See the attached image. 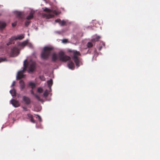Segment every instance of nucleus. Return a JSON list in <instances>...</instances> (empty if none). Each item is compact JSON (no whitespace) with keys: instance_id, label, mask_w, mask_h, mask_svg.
<instances>
[{"instance_id":"1","label":"nucleus","mask_w":160,"mask_h":160,"mask_svg":"<svg viewBox=\"0 0 160 160\" xmlns=\"http://www.w3.org/2000/svg\"><path fill=\"white\" fill-rule=\"evenodd\" d=\"M26 61V60L24 61L23 69L22 70L19 71L18 73L17 78L18 79H20L23 78L24 75L23 74V73L26 70L28 65V66L29 72H32L35 69L36 63L35 62L30 61L29 63H28L27 65L25 63V62Z\"/></svg>"},{"instance_id":"2","label":"nucleus","mask_w":160,"mask_h":160,"mask_svg":"<svg viewBox=\"0 0 160 160\" xmlns=\"http://www.w3.org/2000/svg\"><path fill=\"white\" fill-rule=\"evenodd\" d=\"M68 52H72L73 53V56L72 57V59L75 62L76 66L77 67H79L80 66V61L79 58L78 57V56H80L81 55L79 52L75 50H72L70 49H68Z\"/></svg>"},{"instance_id":"3","label":"nucleus","mask_w":160,"mask_h":160,"mask_svg":"<svg viewBox=\"0 0 160 160\" xmlns=\"http://www.w3.org/2000/svg\"><path fill=\"white\" fill-rule=\"evenodd\" d=\"M52 48L49 47H45L41 54V57L43 59H47L48 58L51 52Z\"/></svg>"},{"instance_id":"4","label":"nucleus","mask_w":160,"mask_h":160,"mask_svg":"<svg viewBox=\"0 0 160 160\" xmlns=\"http://www.w3.org/2000/svg\"><path fill=\"white\" fill-rule=\"evenodd\" d=\"M58 58L59 60L63 62H66L70 59V57L66 55L62 51L58 53Z\"/></svg>"},{"instance_id":"5","label":"nucleus","mask_w":160,"mask_h":160,"mask_svg":"<svg viewBox=\"0 0 160 160\" xmlns=\"http://www.w3.org/2000/svg\"><path fill=\"white\" fill-rule=\"evenodd\" d=\"M20 49L17 47H13L11 49L10 55L11 57L17 56L19 53Z\"/></svg>"},{"instance_id":"6","label":"nucleus","mask_w":160,"mask_h":160,"mask_svg":"<svg viewBox=\"0 0 160 160\" xmlns=\"http://www.w3.org/2000/svg\"><path fill=\"white\" fill-rule=\"evenodd\" d=\"M22 100L25 104L27 105H29L31 103L30 99L28 97L23 96L22 97Z\"/></svg>"},{"instance_id":"7","label":"nucleus","mask_w":160,"mask_h":160,"mask_svg":"<svg viewBox=\"0 0 160 160\" xmlns=\"http://www.w3.org/2000/svg\"><path fill=\"white\" fill-rule=\"evenodd\" d=\"M10 102L15 107H18L20 106L19 102L14 99L11 100Z\"/></svg>"},{"instance_id":"8","label":"nucleus","mask_w":160,"mask_h":160,"mask_svg":"<svg viewBox=\"0 0 160 160\" xmlns=\"http://www.w3.org/2000/svg\"><path fill=\"white\" fill-rule=\"evenodd\" d=\"M43 11L44 12H48V13H50L51 12H53V13L56 15H57L59 13V12H57L56 10H54L53 11L52 10H51L50 9H49L47 8H45V9H44Z\"/></svg>"},{"instance_id":"9","label":"nucleus","mask_w":160,"mask_h":160,"mask_svg":"<svg viewBox=\"0 0 160 160\" xmlns=\"http://www.w3.org/2000/svg\"><path fill=\"white\" fill-rule=\"evenodd\" d=\"M35 13V11L31 10L29 13V15L26 18L28 20H29L32 19L33 17V15Z\"/></svg>"},{"instance_id":"10","label":"nucleus","mask_w":160,"mask_h":160,"mask_svg":"<svg viewBox=\"0 0 160 160\" xmlns=\"http://www.w3.org/2000/svg\"><path fill=\"white\" fill-rule=\"evenodd\" d=\"M15 14L18 18L21 19L23 18L24 14L22 12L16 11Z\"/></svg>"},{"instance_id":"11","label":"nucleus","mask_w":160,"mask_h":160,"mask_svg":"<svg viewBox=\"0 0 160 160\" xmlns=\"http://www.w3.org/2000/svg\"><path fill=\"white\" fill-rule=\"evenodd\" d=\"M68 68L71 69H73L74 68V63L72 61H69L68 64Z\"/></svg>"},{"instance_id":"12","label":"nucleus","mask_w":160,"mask_h":160,"mask_svg":"<svg viewBox=\"0 0 160 160\" xmlns=\"http://www.w3.org/2000/svg\"><path fill=\"white\" fill-rule=\"evenodd\" d=\"M6 26V24L5 22L0 21V29L2 30Z\"/></svg>"},{"instance_id":"13","label":"nucleus","mask_w":160,"mask_h":160,"mask_svg":"<svg viewBox=\"0 0 160 160\" xmlns=\"http://www.w3.org/2000/svg\"><path fill=\"white\" fill-rule=\"evenodd\" d=\"M20 84V89L21 90H22L25 88V84L24 81L21 80L19 81Z\"/></svg>"},{"instance_id":"14","label":"nucleus","mask_w":160,"mask_h":160,"mask_svg":"<svg viewBox=\"0 0 160 160\" xmlns=\"http://www.w3.org/2000/svg\"><path fill=\"white\" fill-rule=\"evenodd\" d=\"M58 59V57L55 53H54L52 55V60L53 62H55Z\"/></svg>"},{"instance_id":"15","label":"nucleus","mask_w":160,"mask_h":160,"mask_svg":"<svg viewBox=\"0 0 160 160\" xmlns=\"http://www.w3.org/2000/svg\"><path fill=\"white\" fill-rule=\"evenodd\" d=\"M24 36L22 34H21L18 35L17 36L15 37V39H16V40H22L24 38Z\"/></svg>"},{"instance_id":"16","label":"nucleus","mask_w":160,"mask_h":160,"mask_svg":"<svg viewBox=\"0 0 160 160\" xmlns=\"http://www.w3.org/2000/svg\"><path fill=\"white\" fill-rule=\"evenodd\" d=\"M31 93L34 96L38 101H42V99H40V97L37 94L34 93L32 90L31 91Z\"/></svg>"},{"instance_id":"17","label":"nucleus","mask_w":160,"mask_h":160,"mask_svg":"<svg viewBox=\"0 0 160 160\" xmlns=\"http://www.w3.org/2000/svg\"><path fill=\"white\" fill-rule=\"evenodd\" d=\"M28 43V42L26 41H24L22 42L19 43L18 44V45L21 47H24Z\"/></svg>"},{"instance_id":"18","label":"nucleus","mask_w":160,"mask_h":160,"mask_svg":"<svg viewBox=\"0 0 160 160\" xmlns=\"http://www.w3.org/2000/svg\"><path fill=\"white\" fill-rule=\"evenodd\" d=\"M10 93L12 96H16V92L14 88H13L12 90H10Z\"/></svg>"},{"instance_id":"19","label":"nucleus","mask_w":160,"mask_h":160,"mask_svg":"<svg viewBox=\"0 0 160 160\" xmlns=\"http://www.w3.org/2000/svg\"><path fill=\"white\" fill-rule=\"evenodd\" d=\"M101 38L100 36H98L95 37V38H94L92 39L91 41L92 42H94L96 41H98Z\"/></svg>"},{"instance_id":"20","label":"nucleus","mask_w":160,"mask_h":160,"mask_svg":"<svg viewBox=\"0 0 160 160\" xmlns=\"http://www.w3.org/2000/svg\"><path fill=\"white\" fill-rule=\"evenodd\" d=\"M47 83L48 86V87L51 88L53 83V81L52 79H50L49 80L47 81Z\"/></svg>"},{"instance_id":"21","label":"nucleus","mask_w":160,"mask_h":160,"mask_svg":"<svg viewBox=\"0 0 160 160\" xmlns=\"http://www.w3.org/2000/svg\"><path fill=\"white\" fill-rule=\"evenodd\" d=\"M45 16L46 17L48 18H52L54 17L53 14H52L50 13L48 14H45Z\"/></svg>"},{"instance_id":"22","label":"nucleus","mask_w":160,"mask_h":160,"mask_svg":"<svg viewBox=\"0 0 160 160\" xmlns=\"http://www.w3.org/2000/svg\"><path fill=\"white\" fill-rule=\"evenodd\" d=\"M29 85L31 87L32 89H33L36 87V84L32 82H30L29 83Z\"/></svg>"},{"instance_id":"23","label":"nucleus","mask_w":160,"mask_h":160,"mask_svg":"<svg viewBox=\"0 0 160 160\" xmlns=\"http://www.w3.org/2000/svg\"><path fill=\"white\" fill-rule=\"evenodd\" d=\"M15 36L12 37L11 38H10L9 39V42H12V44H14V40H16V39H15Z\"/></svg>"},{"instance_id":"24","label":"nucleus","mask_w":160,"mask_h":160,"mask_svg":"<svg viewBox=\"0 0 160 160\" xmlns=\"http://www.w3.org/2000/svg\"><path fill=\"white\" fill-rule=\"evenodd\" d=\"M93 44L91 42H88L87 44V46L88 48H91L92 47Z\"/></svg>"},{"instance_id":"25","label":"nucleus","mask_w":160,"mask_h":160,"mask_svg":"<svg viewBox=\"0 0 160 160\" xmlns=\"http://www.w3.org/2000/svg\"><path fill=\"white\" fill-rule=\"evenodd\" d=\"M60 24L61 26H63L66 24V22L64 20H62V21H61Z\"/></svg>"},{"instance_id":"26","label":"nucleus","mask_w":160,"mask_h":160,"mask_svg":"<svg viewBox=\"0 0 160 160\" xmlns=\"http://www.w3.org/2000/svg\"><path fill=\"white\" fill-rule=\"evenodd\" d=\"M48 95V92L47 90H46L43 94V96L44 97H47Z\"/></svg>"},{"instance_id":"27","label":"nucleus","mask_w":160,"mask_h":160,"mask_svg":"<svg viewBox=\"0 0 160 160\" xmlns=\"http://www.w3.org/2000/svg\"><path fill=\"white\" fill-rule=\"evenodd\" d=\"M7 60L6 58H0V62L5 61H7Z\"/></svg>"},{"instance_id":"28","label":"nucleus","mask_w":160,"mask_h":160,"mask_svg":"<svg viewBox=\"0 0 160 160\" xmlns=\"http://www.w3.org/2000/svg\"><path fill=\"white\" fill-rule=\"evenodd\" d=\"M39 78L42 81H45V78L44 77L43 75L39 76Z\"/></svg>"},{"instance_id":"29","label":"nucleus","mask_w":160,"mask_h":160,"mask_svg":"<svg viewBox=\"0 0 160 160\" xmlns=\"http://www.w3.org/2000/svg\"><path fill=\"white\" fill-rule=\"evenodd\" d=\"M42 91L43 89L41 88H38L37 90L38 92L39 93H41L42 92Z\"/></svg>"},{"instance_id":"30","label":"nucleus","mask_w":160,"mask_h":160,"mask_svg":"<svg viewBox=\"0 0 160 160\" xmlns=\"http://www.w3.org/2000/svg\"><path fill=\"white\" fill-rule=\"evenodd\" d=\"M31 22L29 21H26L25 22V26L27 27L29 24Z\"/></svg>"},{"instance_id":"31","label":"nucleus","mask_w":160,"mask_h":160,"mask_svg":"<svg viewBox=\"0 0 160 160\" xmlns=\"http://www.w3.org/2000/svg\"><path fill=\"white\" fill-rule=\"evenodd\" d=\"M28 117L29 118L31 119L33 118V116L32 115L30 114H27Z\"/></svg>"},{"instance_id":"32","label":"nucleus","mask_w":160,"mask_h":160,"mask_svg":"<svg viewBox=\"0 0 160 160\" xmlns=\"http://www.w3.org/2000/svg\"><path fill=\"white\" fill-rule=\"evenodd\" d=\"M68 42V40L67 39H64L62 40V42L64 43H66L67 42Z\"/></svg>"},{"instance_id":"33","label":"nucleus","mask_w":160,"mask_h":160,"mask_svg":"<svg viewBox=\"0 0 160 160\" xmlns=\"http://www.w3.org/2000/svg\"><path fill=\"white\" fill-rule=\"evenodd\" d=\"M22 108L23 109V110L24 111H27L28 110V109H27V107H25V106L22 107Z\"/></svg>"},{"instance_id":"34","label":"nucleus","mask_w":160,"mask_h":160,"mask_svg":"<svg viewBox=\"0 0 160 160\" xmlns=\"http://www.w3.org/2000/svg\"><path fill=\"white\" fill-rule=\"evenodd\" d=\"M61 22V20L59 19H56L55 20V22H59V23Z\"/></svg>"},{"instance_id":"35","label":"nucleus","mask_w":160,"mask_h":160,"mask_svg":"<svg viewBox=\"0 0 160 160\" xmlns=\"http://www.w3.org/2000/svg\"><path fill=\"white\" fill-rule=\"evenodd\" d=\"M17 25L16 22H15L12 23V26L13 27H15Z\"/></svg>"},{"instance_id":"36","label":"nucleus","mask_w":160,"mask_h":160,"mask_svg":"<svg viewBox=\"0 0 160 160\" xmlns=\"http://www.w3.org/2000/svg\"><path fill=\"white\" fill-rule=\"evenodd\" d=\"M30 119L31 121L33 123H35V121L34 120V119H33V118H32Z\"/></svg>"},{"instance_id":"37","label":"nucleus","mask_w":160,"mask_h":160,"mask_svg":"<svg viewBox=\"0 0 160 160\" xmlns=\"http://www.w3.org/2000/svg\"><path fill=\"white\" fill-rule=\"evenodd\" d=\"M15 81H13L12 83V84L11 85V87H12L15 86Z\"/></svg>"},{"instance_id":"38","label":"nucleus","mask_w":160,"mask_h":160,"mask_svg":"<svg viewBox=\"0 0 160 160\" xmlns=\"http://www.w3.org/2000/svg\"><path fill=\"white\" fill-rule=\"evenodd\" d=\"M37 116L38 117V118L39 120L41 122V117L38 115H37Z\"/></svg>"},{"instance_id":"39","label":"nucleus","mask_w":160,"mask_h":160,"mask_svg":"<svg viewBox=\"0 0 160 160\" xmlns=\"http://www.w3.org/2000/svg\"><path fill=\"white\" fill-rule=\"evenodd\" d=\"M11 44H12V42H10L9 41V42L7 43V45L8 46Z\"/></svg>"},{"instance_id":"40","label":"nucleus","mask_w":160,"mask_h":160,"mask_svg":"<svg viewBox=\"0 0 160 160\" xmlns=\"http://www.w3.org/2000/svg\"><path fill=\"white\" fill-rule=\"evenodd\" d=\"M28 45L29 46V47H32V44H31V43L28 44Z\"/></svg>"},{"instance_id":"41","label":"nucleus","mask_w":160,"mask_h":160,"mask_svg":"<svg viewBox=\"0 0 160 160\" xmlns=\"http://www.w3.org/2000/svg\"><path fill=\"white\" fill-rule=\"evenodd\" d=\"M102 46H101L99 48V49H98V50H99L100 51L101 50V49H102Z\"/></svg>"},{"instance_id":"42","label":"nucleus","mask_w":160,"mask_h":160,"mask_svg":"<svg viewBox=\"0 0 160 160\" xmlns=\"http://www.w3.org/2000/svg\"><path fill=\"white\" fill-rule=\"evenodd\" d=\"M1 13H0V16H1Z\"/></svg>"}]
</instances>
